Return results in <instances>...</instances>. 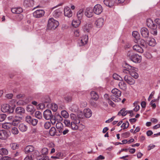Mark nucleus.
<instances>
[{"mask_svg":"<svg viewBox=\"0 0 160 160\" xmlns=\"http://www.w3.org/2000/svg\"><path fill=\"white\" fill-rule=\"evenodd\" d=\"M155 22L157 24V27L160 29V19L156 18L154 20Z\"/></svg>","mask_w":160,"mask_h":160,"instance_id":"obj_55","label":"nucleus"},{"mask_svg":"<svg viewBox=\"0 0 160 160\" xmlns=\"http://www.w3.org/2000/svg\"><path fill=\"white\" fill-rule=\"evenodd\" d=\"M71 118L72 120L71 122V126L72 129L74 130H76L78 128V124L80 123V120L77 119L75 114L71 113L70 115Z\"/></svg>","mask_w":160,"mask_h":160,"instance_id":"obj_2","label":"nucleus"},{"mask_svg":"<svg viewBox=\"0 0 160 160\" xmlns=\"http://www.w3.org/2000/svg\"><path fill=\"white\" fill-rule=\"evenodd\" d=\"M51 126V124L49 122H47L44 124V127L46 129H49Z\"/></svg>","mask_w":160,"mask_h":160,"instance_id":"obj_60","label":"nucleus"},{"mask_svg":"<svg viewBox=\"0 0 160 160\" xmlns=\"http://www.w3.org/2000/svg\"><path fill=\"white\" fill-rule=\"evenodd\" d=\"M125 68L130 70L129 74L131 77L135 79H137L138 78V75L136 72L138 70L137 68L133 67L127 63L126 64Z\"/></svg>","mask_w":160,"mask_h":160,"instance_id":"obj_3","label":"nucleus"},{"mask_svg":"<svg viewBox=\"0 0 160 160\" xmlns=\"http://www.w3.org/2000/svg\"><path fill=\"white\" fill-rule=\"evenodd\" d=\"M22 119V117L21 116H15L14 118H13L12 124L14 126H17L20 123Z\"/></svg>","mask_w":160,"mask_h":160,"instance_id":"obj_16","label":"nucleus"},{"mask_svg":"<svg viewBox=\"0 0 160 160\" xmlns=\"http://www.w3.org/2000/svg\"><path fill=\"white\" fill-rule=\"evenodd\" d=\"M112 93L114 94V95L120 97L121 96V92L118 89L115 88L113 89L111 91Z\"/></svg>","mask_w":160,"mask_h":160,"instance_id":"obj_31","label":"nucleus"},{"mask_svg":"<svg viewBox=\"0 0 160 160\" xmlns=\"http://www.w3.org/2000/svg\"><path fill=\"white\" fill-rule=\"evenodd\" d=\"M26 110L28 112H30L31 114H33L35 111V109L33 105H29L27 107Z\"/></svg>","mask_w":160,"mask_h":160,"instance_id":"obj_28","label":"nucleus"},{"mask_svg":"<svg viewBox=\"0 0 160 160\" xmlns=\"http://www.w3.org/2000/svg\"><path fill=\"white\" fill-rule=\"evenodd\" d=\"M43 117L45 119L49 120L53 118L54 115L52 113L51 111L49 109L46 110L43 113Z\"/></svg>","mask_w":160,"mask_h":160,"instance_id":"obj_9","label":"nucleus"},{"mask_svg":"<svg viewBox=\"0 0 160 160\" xmlns=\"http://www.w3.org/2000/svg\"><path fill=\"white\" fill-rule=\"evenodd\" d=\"M147 26L150 28H152L154 26H156L153 23V21L150 18H148L147 20Z\"/></svg>","mask_w":160,"mask_h":160,"instance_id":"obj_29","label":"nucleus"},{"mask_svg":"<svg viewBox=\"0 0 160 160\" xmlns=\"http://www.w3.org/2000/svg\"><path fill=\"white\" fill-rule=\"evenodd\" d=\"M59 25V23L58 21L54 19L53 18H50L48 21V28L49 29H54L58 27Z\"/></svg>","mask_w":160,"mask_h":160,"instance_id":"obj_5","label":"nucleus"},{"mask_svg":"<svg viewBox=\"0 0 160 160\" xmlns=\"http://www.w3.org/2000/svg\"><path fill=\"white\" fill-rule=\"evenodd\" d=\"M80 20V19H79L73 20L72 23V26L75 28L78 27L81 23V21Z\"/></svg>","mask_w":160,"mask_h":160,"instance_id":"obj_30","label":"nucleus"},{"mask_svg":"<svg viewBox=\"0 0 160 160\" xmlns=\"http://www.w3.org/2000/svg\"><path fill=\"white\" fill-rule=\"evenodd\" d=\"M103 11L102 6L99 4L96 5L94 7L93 11L94 13L97 15H99Z\"/></svg>","mask_w":160,"mask_h":160,"instance_id":"obj_11","label":"nucleus"},{"mask_svg":"<svg viewBox=\"0 0 160 160\" xmlns=\"http://www.w3.org/2000/svg\"><path fill=\"white\" fill-rule=\"evenodd\" d=\"M49 134L51 136H54L55 135H57V131L54 127H52L49 130Z\"/></svg>","mask_w":160,"mask_h":160,"instance_id":"obj_34","label":"nucleus"},{"mask_svg":"<svg viewBox=\"0 0 160 160\" xmlns=\"http://www.w3.org/2000/svg\"><path fill=\"white\" fill-rule=\"evenodd\" d=\"M8 136V134L6 130H3L0 131V140L6 139Z\"/></svg>","mask_w":160,"mask_h":160,"instance_id":"obj_18","label":"nucleus"},{"mask_svg":"<svg viewBox=\"0 0 160 160\" xmlns=\"http://www.w3.org/2000/svg\"><path fill=\"white\" fill-rule=\"evenodd\" d=\"M12 12L13 13L20 14L23 12V9L20 7L12 8L11 9Z\"/></svg>","mask_w":160,"mask_h":160,"instance_id":"obj_22","label":"nucleus"},{"mask_svg":"<svg viewBox=\"0 0 160 160\" xmlns=\"http://www.w3.org/2000/svg\"><path fill=\"white\" fill-rule=\"evenodd\" d=\"M26 153H30L33 155V156H36L38 155L39 152L36 150H34V148L32 145L27 146L24 149Z\"/></svg>","mask_w":160,"mask_h":160,"instance_id":"obj_4","label":"nucleus"},{"mask_svg":"<svg viewBox=\"0 0 160 160\" xmlns=\"http://www.w3.org/2000/svg\"><path fill=\"white\" fill-rule=\"evenodd\" d=\"M11 132L13 134L15 135L18 134L19 132L18 128L15 127H13L12 128Z\"/></svg>","mask_w":160,"mask_h":160,"instance_id":"obj_52","label":"nucleus"},{"mask_svg":"<svg viewBox=\"0 0 160 160\" xmlns=\"http://www.w3.org/2000/svg\"><path fill=\"white\" fill-rule=\"evenodd\" d=\"M69 109L72 112H76L78 110V107L76 104H74Z\"/></svg>","mask_w":160,"mask_h":160,"instance_id":"obj_38","label":"nucleus"},{"mask_svg":"<svg viewBox=\"0 0 160 160\" xmlns=\"http://www.w3.org/2000/svg\"><path fill=\"white\" fill-rule=\"evenodd\" d=\"M12 126L11 123H5L2 125V127L5 129H8Z\"/></svg>","mask_w":160,"mask_h":160,"instance_id":"obj_46","label":"nucleus"},{"mask_svg":"<svg viewBox=\"0 0 160 160\" xmlns=\"http://www.w3.org/2000/svg\"><path fill=\"white\" fill-rule=\"evenodd\" d=\"M84 117V116L83 114V113L82 112H80V113H78V114L77 115V119H79L80 120H80L82 119Z\"/></svg>","mask_w":160,"mask_h":160,"instance_id":"obj_57","label":"nucleus"},{"mask_svg":"<svg viewBox=\"0 0 160 160\" xmlns=\"http://www.w3.org/2000/svg\"><path fill=\"white\" fill-rule=\"evenodd\" d=\"M61 114L62 117L65 118H68L69 116L68 114L65 110L62 111L61 112Z\"/></svg>","mask_w":160,"mask_h":160,"instance_id":"obj_49","label":"nucleus"},{"mask_svg":"<svg viewBox=\"0 0 160 160\" xmlns=\"http://www.w3.org/2000/svg\"><path fill=\"white\" fill-rule=\"evenodd\" d=\"M129 126V123L128 121H126L125 122H124L122 123L121 127L122 128H124L123 129H125L128 128Z\"/></svg>","mask_w":160,"mask_h":160,"instance_id":"obj_53","label":"nucleus"},{"mask_svg":"<svg viewBox=\"0 0 160 160\" xmlns=\"http://www.w3.org/2000/svg\"><path fill=\"white\" fill-rule=\"evenodd\" d=\"M130 134V132H128L123 133L122 135L123 137L124 138H126L128 137L129 136Z\"/></svg>","mask_w":160,"mask_h":160,"instance_id":"obj_62","label":"nucleus"},{"mask_svg":"<svg viewBox=\"0 0 160 160\" xmlns=\"http://www.w3.org/2000/svg\"><path fill=\"white\" fill-rule=\"evenodd\" d=\"M141 34L144 38H148L149 35V32L147 28L143 27L140 30Z\"/></svg>","mask_w":160,"mask_h":160,"instance_id":"obj_14","label":"nucleus"},{"mask_svg":"<svg viewBox=\"0 0 160 160\" xmlns=\"http://www.w3.org/2000/svg\"><path fill=\"white\" fill-rule=\"evenodd\" d=\"M25 120L27 123L33 126H35L38 122L37 119L32 118L31 116L28 115L26 117Z\"/></svg>","mask_w":160,"mask_h":160,"instance_id":"obj_8","label":"nucleus"},{"mask_svg":"<svg viewBox=\"0 0 160 160\" xmlns=\"http://www.w3.org/2000/svg\"><path fill=\"white\" fill-rule=\"evenodd\" d=\"M61 14V12L59 9H57L55 10L53 13V15L55 18L59 17Z\"/></svg>","mask_w":160,"mask_h":160,"instance_id":"obj_45","label":"nucleus"},{"mask_svg":"<svg viewBox=\"0 0 160 160\" xmlns=\"http://www.w3.org/2000/svg\"><path fill=\"white\" fill-rule=\"evenodd\" d=\"M139 43L141 47L143 48H145L146 47L147 44L146 41L143 39H141L140 40Z\"/></svg>","mask_w":160,"mask_h":160,"instance_id":"obj_41","label":"nucleus"},{"mask_svg":"<svg viewBox=\"0 0 160 160\" xmlns=\"http://www.w3.org/2000/svg\"><path fill=\"white\" fill-rule=\"evenodd\" d=\"M133 49L139 53H142L143 52V48L138 45H135L133 47Z\"/></svg>","mask_w":160,"mask_h":160,"instance_id":"obj_24","label":"nucleus"},{"mask_svg":"<svg viewBox=\"0 0 160 160\" xmlns=\"http://www.w3.org/2000/svg\"><path fill=\"white\" fill-rule=\"evenodd\" d=\"M91 98L95 101H97L99 98V96L97 93L95 91H92L90 93Z\"/></svg>","mask_w":160,"mask_h":160,"instance_id":"obj_27","label":"nucleus"},{"mask_svg":"<svg viewBox=\"0 0 160 160\" xmlns=\"http://www.w3.org/2000/svg\"><path fill=\"white\" fill-rule=\"evenodd\" d=\"M48 149L46 148H43L41 151V152L43 155H46L48 153Z\"/></svg>","mask_w":160,"mask_h":160,"instance_id":"obj_43","label":"nucleus"},{"mask_svg":"<svg viewBox=\"0 0 160 160\" xmlns=\"http://www.w3.org/2000/svg\"><path fill=\"white\" fill-rule=\"evenodd\" d=\"M132 36L136 38V39L138 40L139 38V34L138 32L137 31H134L132 32Z\"/></svg>","mask_w":160,"mask_h":160,"instance_id":"obj_44","label":"nucleus"},{"mask_svg":"<svg viewBox=\"0 0 160 160\" xmlns=\"http://www.w3.org/2000/svg\"><path fill=\"white\" fill-rule=\"evenodd\" d=\"M107 101L108 104L112 107H114L115 106V104L109 98H107Z\"/></svg>","mask_w":160,"mask_h":160,"instance_id":"obj_56","label":"nucleus"},{"mask_svg":"<svg viewBox=\"0 0 160 160\" xmlns=\"http://www.w3.org/2000/svg\"><path fill=\"white\" fill-rule=\"evenodd\" d=\"M6 118V114H0V122H2L4 121Z\"/></svg>","mask_w":160,"mask_h":160,"instance_id":"obj_59","label":"nucleus"},{"mask_svg":"<svg viewBox=\"0 0 160 160\" xmlns=\"http://www.w3.org/2000/svg\"><path fill=\"white\" fill-rule=\"evenodd\" d=\"M103 2L106 6L110 8L112 7L115 4L114 0H104Z\"/></svg>","mask_w":160,"mask_h":160,"instance_id":"obj_21","label":"nucleus"},{"mask_svg":"<svg viewBox=\"0 0 160 160\" xmlns=\"http://www.w3.org/2000/svg\"><path fill=\"white\" fill-rule=\"evenodd\" d=\"M64 14L65 16L70 18L72 17L73 13L70 8L66 7L64 9Z\"/></svg>","mask_w":160,"mask_h":160,"instance_id":"obj_17","label":"nucleus"},{"mask_svg":"<svg viewBox=\"0 0 160 160\" xmlns=\"http://www.w3.org/2000/svg\"><path fill=\"white\" fill-rule=\"evenodd\" d=\"M124 80L127 83L130 85H133L135 82L134 79H133L131 76L127 75L124 76Z\"/></svg>","mask_w":160,"mask_h":160,"instance_id":"obj_13","label":"nucleus"},{"mask_svg":"<svg viewBox=\"0 0 160 160\" xmlns=\"http://www.w3.org/2000/svg\"><path fill=\"white\" fill-rule=\"evenodd\" d=\"M127 56L133 62L138 63L141 62L142 57L137 54H134L132 51H129L127 54Z\"/></svg>","mask_w":160,"mask_h":160,"instance_id":"obj_1","label":"nucleus"},{"mask_svg":"<svg viewBox=\"0 0 160 160\" xmlns=\"http://www.w3.org/2000/svg\"><path fill=\"white\" fill-rule=\"evenodd\" d=\"M93 10L90 8H87L85 11V15L87 17H91L93 15Z\"/></svg>","mask_w":160,"mask_h":160,"instance_id":"obj_20","label":"nucleus"},{"mask_svg":"<svg viewBox=\"0 0 160 160\" xmlns=\"http://www.w3.org/2000/svg\"><path fill=\"white\" fill-rule=\"evenodd\" d=\"M157 26H154V27L152 28H151V32L152 34L153 35L156 36L157 35Z\"/></svg>","mask_w":160,"mask_h":160,"instance_id":"obj_40","label":"nucleus"},{"mask_svg":"<svg viewBox=\"0 0 160 160\" xmlns=\"http://www.w3.org/2000/svg\"><path fill=\"white\" fill-rule=\"evenodd\" d=\"M84 116L87 118L90 117L92 115L91 110L89 108L84 109Z\"/></svg>","mask_w":160,"mask_h":160,"instance_id":"obj_25","label":"nucleus"},{"mask_svg":"<svg viewBox=\"0 0 160 160\" xmlns=\"http://www.w3.org/2000/svg\"><path fill=\"white\" fill-rule=\"evenodd\" d=\"M34 156L31 154L28 155L25 158L24 160H33Z\"/></svg>","mask_w":160,"mask_h":160,"instance_id":"obj_54","label":"nucleus"},{"mask_svg":"<svg viewBox=\"0 0 160 160\" xmlns=\"http://www.w3.org/2000/svg\"><path fill=\"white\" fill-rule=\"evenodd\" d=\"M23 5L26 7H32L34 4L33 0H24Z\"/></svg>","mask_w":160,"mask_h":160,"instance_id":"obj_19","label":"nucleus"},{"mask_svg":"<svg viewBox=\"0 0 160 160\" xmlns=\"http://www.w3.org/2000/svg\"><path fill=\"white\" fill-rule=\"evenodd\" d=\"M88 36L86 35L82 36L79 42V45L82 46L86 44L88 41Z\"/></svg>","mask_w":160,"mask_h":160,"instance_id":"obj_12","label":"nucleus"},{"mask_svg":"<svg viewBox=\"0 0 160 160\" xmlns=\"http://www.w3.org/2000/svg\"><path fill=\"white\" fill-rule=\"evenodd\" d=\"M10 147L12 150H15L18 148L19 145L16 142L12 143L10 144Z\"/></svg>","mask_w":160,"mask_h":160,"instance_id":"obj_33","label":"nucleus"},{"mask_svg":"<svg viewBox=\"0 0 160 160\" xmlns=\"http://www.w3.org/2000/svg\"><path fill=\"white\" fill-rule=\"evenodd\" d=\"M54 117H55L56 120L57 121H59L58 122H60L63 120V118L62 116L59 114H56V116Z\"/></svg>","mask_w":160,"mask_h":160,"instance_id":"obj_48","label":"nucleus"},{"mask_svg":"<svg viewBox=\"0 0 160 160\" xmlns=\"http://www.w3.org/2000/svg\"><path fill=\"white\" fill-rule=\"evenodd\" d=\"M127 110H126L125 108H123L118 112V115L125 116L127 114Z\"/></svg>","mask_w":160,"mask_h":160,"instance_id":"obj_35","label":"nucleus"},{"mask_svg":"<svg viewBox=\"0 0 160 160\" xmlns=\"http://www.w3.org/2000/svg\"><path fill=\"white\" fill-rule=\"evenodd\" d=\"M42 156H38L37 157V159L39 160H49V158L47 156L43 157V158H40Z\"/></svg>","mask_w":160,"mask_h":160,"instance_id":"obj_58","label":"nucleus"},{"mask_svg":"<svg viewBox=\"0 0 160 160\" xmlns=\"http://www.w3.org/2000/svg\"><path fill=\"white\" fill-rule=\"evenodd\" d=\"M57 128V136H60L62 134V131L64 129V127L63 124L60 122H58L56 125Z\"/></svg>","mask_w":160,"mask_h":160,"instance_id":"obj_7","label":"nucleus"},{"mask_svg":"<svg viewBox=\"0 0 160 160\" xmlns=\"http://www.w3.org/2000/svg\"><path fill=\"white\" fill-rule=\"evenodd\" d=\"M84 11L83 9L79 10L77 13V17L78 19H81L83 15Z\"/></svg>","mask_w":160,"mask_h":160,"instance_id":"obj_36","label":"nucleus"},{"mask_svg":"<svg viewBox=\"0 0 160 160\" xmlns=\"http://www.w3.org/2000/svg\"><path fill=\"white\" fill-rule=\"evenodd\" d=\"M62 133L63 135H65L69 132V130L68 129L64 128V129L63 130H62Z\"/></svg>","mask_w":160,"mask_h":160,"instance_id":"obj_63","label":"nucleus"},{"mask_svg":"<svg viewBox=\"0 0 160 160\" xmlns=\"http://www.w3.org/2000/svg\"><path fill=\"white\" fill-rule=\"evenodd\" d=\"M45 14L44 10L42 9L37 10L33 13V16L36 18H39L42 17Z\"/></svg>","mask_w":160,"mask_h":160,"instance_id":"obj_10","label":"nucleus"},{"mask_svg":"<svg viewBox=\"0 0 160 160\" xmlns=\"http://www.w3.org/2000/svg\"><path fill=\"white\" fill-rule=\"evenodd\" d=\"M18 128L19 130L22 132H26L28 129V126L23 123H21L18 126Z\"/></svg>","mask_w":160,"mask_h":160,"instance_id":"obj_26","label":"nucleus"},{"mask_svg":"<svg viewBox=\"0 0 160 160\" xmlns=\"http://www.w3.org/2000/svg\"><path fill=\"white\" fill-rule=\"evenodd\" d=\"M118 86L120 89L123 90H125L127 89L126 84L122 81L119 83Z\"/></svg>","mask_w":160,"mask_h":160,"instance_id":"obj_32","label":"nucleus"},{"mask_svg":"<svg viewBox=\"0 0 160 160\" xmlns=\"http://www.w3.org/2000/svg\"><path fill=\"white\" fill-rule=\"evenodd\" d=\"M1 109L3 112L12 113L13 112L14 107L10 108L9 105L4 104L2 106Z\"/></svg>","mask_w":160,"mask_h":160,"instance_id":"obj_6","label":"nucleus"},{"mask_svg":"<svg viewBox=\"0 0 160 160\" xmlns=\"http://www.w3.org/2000/svg\"><path fill=\"white\" fill-rule=\"evenodd\" d=\"M104 19L102 18L98 19L95 22L97 27L98 28L101 27L103 25Z\"/></svg>","mask_w":160,"mask_h":160,"instance_id":"obj_23","label":"nucleus"},{"mask_svg":"<svg viewBox=\"0 0 160 160\" xmlns=\"http://www.w3.org/2000/svg\"><path fill=\"white\" fill-rule=\"evenodd\" d=\"M56 156L57 157V158L59 159L62 157L63 154L60 152H58L57 153Z\"/></svg>","mask_w":160,"mask_h":160,"instance_id":"obj_64","label":"nucleus"},{"mask_svg":"<svg viewBox=\"0 0 160 160\" xmlns=\"http://www.w3.org/2000/svg\"><path fill=\"white\" fill-rule=\"evenodd\" d=\"M134 105L135 107L134 108L133 110L136 112L138 111L140 108V106L138 105L137 103L135 102L134 103Z\"/></svg>","mask_w":160,"mask_h":160,"instance_id":"obj_61","label":"nucleus"},{"mask_svg":"<svg viewBox=\"0 0 160 160\" xmlns=\"http://www.w3.org/2000/svg\"><path fill=\"white\" fill-rule=\"evenodd\" d=\"M113 78L116 80H118L120 81H122V78L120 76L116 73H114L113 75Z\"/></svg>","mask_w":160,"mask_h":160,"instance_id":"obj_51","label":"nucleus"},{"mask_svg":"<svg viewBox=\"0 0 160 160\" xmlns=\"http://www.w3.org/2000/svg\"><path fill=\"white\" fill-rule=\"evenodd\" d=\"M148 41V44L151 46H154L156 45V41L154 38H150Z\"/></svg>","mask_w":160,"mask_h":160,"instance_id":"obj_37","label":"nucleus"},{"mask_svg":"<svg viewBox=\"0 0 160 160\" xmlns=\"http://www.w3.org/2000/svg\"><path fill=\"white\" fill-rule=\"evenodd\" d=\"M110 97L111 99L115 102H118L121 100V98L117 96L112 95Z\"/></svg>","mask_w":160,"mask_h":160,"instance_id":"obj_39","label":"nucleus"},{"mask_svg":"<svg viewBox=\"0 0 160 160\" xmlns=\"http://www.w3.org/2000/svg\"><path fill=\"white\" fill-rule=\"evenodd\" d=\"M51 108L53 112H56L57 111L58 107L57 104L55 103H52L51 105Z\"/></svg>","mask_w":160,"mask_h":160,"instance_id":"obj_42","label":"nucleus"},{"mask_svg":"<svg viewBox=\"0 0 160 160\" xmlns=\"http://www.w3.org/2000/svg\"><path fill=\"white\" fill-rule=\"evenodd\" d=\"M0 152L2 155H6L8 153V151L6 149L2 148L0 149Z\"/></svg>","mask_w":160,"mask_h":160,"instance_id":"obj_50","label":"nucleus"},{"mask_svg":"<svg viewBox=\"0 0 160 160\" xmlns=\"http://www.w3.org/2000/svg\"><path fill=\"white\" fill-rule=\"evenodd\" d=\"M35 115L36 118L39 119H41L42 118V114L40 111H37L36 112Z\"/></svg>","mask_w":160,"mask_h":160,"instance_id":"obj_47","label":"nucleus"},{"mask_svg":"<svg viewBox=\"0 0 160 160\" xmlns=\"http://www.w3.org/2000/svg\"><path fill=\"white\" fill-rule=\"evenodd\" d=\"M15 112L16 115L22 117V115L25 113V110L22 107H18L16 108Z\"/></svg>","mask_w":160,"mask_h":160,"instance_id":"obj_15","label":"nucleus"}]
</instances>
